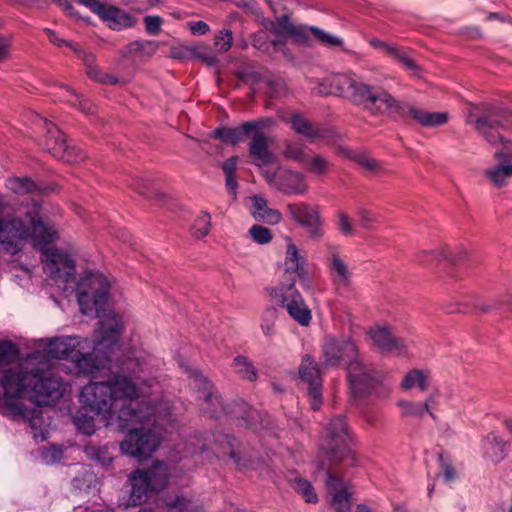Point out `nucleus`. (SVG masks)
I'll return each instance as SVG.
<instances>
[{"instance_id":"nucleus-12","label":"nucleus","mask_w":512,"mask_h":512,"mask_svg":"<svg viewBox=\"0 0 512 512\" xmlns=\"http://www.w3.org/2000/svg\"><path fill=\"white\" fill-rule=\"evenodd\" d=\"M266 182L282 192L285 195L304 194L308 190V186L304 181V176L295 171L283 169L280 166L276 170H263Z\"/></svg>"},{"instance_id":"nucleus-26","label":"nucleus","mask_w":512,"mask_h":512,"mask_svg":"<svg viewBox=\"0 0 512 512\" xmlns=\"http://www.w3.org/2000/svg\"><path fill=\"white\" fill-rule=\"evenodd\" d=\"M78 346L84 349V347L81 346V342H79L76 337H67L50 341L45 351L51 358L71 361L72 356H74V353L78 350Z\"/></svg>"},{"instance_id":"nucleus-38","label":"nucleus","mask_w":512,"mask_h":512,"mask_svg":"<svg viewBox=\"0 0 512 512\" xmlns=\"http://www.w3.org/2000/svg\"><path fill=\"white\" fill-rule=\"evenodd\" d=\"M345 155L371 174L382 176L388 173L378 160L369 157L365 152L348 150Z\"/></svg>"},{"instance_id":"nucleus-44","label":"nucleus","mask_w":512,"mask_h":512,"mask_svg":"<svg viewBox=\"0 0 512 512\" xmlns=\"http://www.w3.org/2000/svg\"><path fill=\"white\" fill-rule=\"evenodd\" d=\"M401 387L405 390L418 387L421 391H426L429 387L428 376L422 370H410L405 375Z\"/></svg>"},{"instance_id":"nucleus-35","label":"nucleus","mask_w":512,"mask_h":512,"mask_svg":"<svg viewBox=\"0 0 512 512\" xmlns=\"http://www.w3.org/2000/svg\"><path fill=\"white\" fill-rule=\"evenodd\" d=\"M71 362L75 364L77 373L83 375L93 374L98 371L101 366H104V364L98 360L94 352L84 353L80 348L74 353V356H72Z\"/></svg>"},{"instance_id":"nucleus-50","label":"nucleus","mask_w":512,"mask_h":512,"mask_svg":"<svg viewBox=\"0 0 512 512\" xmlns=\"http://www.w3.org/2000/svg\"><path fill=\"white\" fill-rule=\"evenodd\" d=\"M398 406L401 408L402 417L421 418L425 413L426 406L421 402L399 401Z\"/></svg>"},{"instance_id":"nucleus-47","label":"nucleus","mask_w":512,"mask_h":512,"mask_svg":"<svg viewBox=\"0 0 512 512\" xmlns=\"http://www.w3.org/2000/svg\"><path fill=\"white\" fill-rule=\"evenodd\" d=\"M89 412V408L83 405L73 418L77 429L86 435H91L95 432V420L93 416L89 415Z\"/></svg>"},{"instance_id":"nucleus-30","label":"nucleus","mask_w":512,"mask_h":512,"mask_svg":"<svg viewBox=\"0 0 512 512\" xmlns=\"http://www.w3.org/2000/svg\"><path fill=\"white\" fill-rule=\"evenodd\" d=\"M250 200L251 214L256 220L269 225H275L281 221V213L276 209L269 208L266 199L259 195H253Z\"/></svg>"},{"instance_id":"nucleus-20","label":"nucleus","mask_w":512,"mask_h":512,"mask_svg":"<svg viewBox=\"0 0 512 512\" xmlns=\"http://www.w3.org/2000/svg\"><path fill=\"white\" fill-rule=\"evenodd\" d=\"M160 501L163 512H204L203 506L197 500L184 494L168 492ZM139 512L152 511L141 509Z\"/></svg>"},{"instance_id":"nucleus-32","label":"nucleus","mask_w":512,"mask_h":512,"mask_svg":"<svg viewBox=\"0 0 512 512\" xmlns=\"http://www.w3.org/2000/svg\"><path fill=\"white\" fill-rule=\"evenodd\" d=\"M465 305H471L474 308L472 312L476 314H489L494 311H507L512 305V297L501 296L497 299L486 302L477 297H471L469 302Z\"/></svg>"},{"instance_id":"nucleus-14","label":"nucleus","mask_w":512,"mask_h":512,"mask_svg":"<svg viewBox=\"0 0 512 512\" xmlns=\"http://www.w3.org/2000/svg\"><path fill=\"white\" fill-rule=\"evenodd\" d=\"M261 129L253 130L248 144V152L252 164L259 167L263 174V170H269V165L277 163V157L269 148L270 138Z\"/></svg>"},{"instance_id":"nucleus-42","label":"nucleus","mask_w":512,"mask_h":512,"mask_svg":"<svg viewBox=\"0 0 512 512\" xmlns=\"http://www.w3.org/2000/svg\"><path fill=\"white\" fill-rule=\"evenodd\" d=\"M286 273H296L301 279H304L307 275L303 262H301V257L299 256L298 249L296 245L289 244L286 250Z\"/></svg>"},{"instance_id":"nucleus-15","label":"nucleus","mask_w":512,"mask_h":512,"mask_svg":"<svg viewBox=\"0 0 512 512\" xmlns=\"http://www.w3.org/2000/svg\"><path fill=\"white\" fill-rule=\"evenodd\" d=\"M31 391L35 393L37 402L42 405H47L51 401H55L62 397L65 386L63 381L58 378L49 376H42L33 371L31 378Z\"/></svg>"},{"instance_id":"nucleus-39","label":"nucleus","mask_w":512,"mask_h":512,"mask_svg":"<svg viewBox=\"0 0 512 512\" xmlns=\"http://www.w3.org/2000/svg\"><path fill=\"white\" fill-rule=\"evenodd\" d=\"M159 48L156 41L151 40H136L125 46L122 55L130 57L134 55H142L146 57L153 56Z\"/></svg>"},{"instance_id":"nucleus-22","label":"nucleus","mask_w":512,"mask_h":512,"mask_svg":"<svg viewBox=\"0 0 512 512\" xmlns=\"http://www.w3.org/2000/svg\"><path fill=\"white\" fill-rule=\"evenodd\" d=\"M369 335L374 345L382 353H401L405 348L404 339L396 337L389 328L376 327L369 331Z\"/></svg>"},{"instance_id":"nucleus-37","label":"nucleus","mask_w":512,"mask_h":512,"mask_svg":"<svg viewBox=\"0 0 512 512\" xmlns=\"http://www.w3.org/2000/svg\"><path fill=\"white\" fill-rule=\"evenodd\" d=\"M330 272L336 288L348 289L351 285V273L346 263L337 254L331 257Z\"/></svg>"},{"instance_id":"nucleus-2","label":"nucleus","mask_w":512,"mask_h":512,"mask_svg":"<svg viewBox=\"0 0 512 512\" xmlns=\"http://www.w3.org/2000/svg\"><path fill=\"white\" fill-rule=\"evenodd\" d=\"M351 435L344 416L340 415L330 420L326 427L317 457L319 470H327L334 465L347 461L353 466L355 456L350 448Z\"/></svg>"},{"instance_id":"nucleus-36","label":"nucleus","mask_w":512,"mask_h":512,"mask_svg":"<svg viewBox=\"0 0 512 512\" xmlns=\"http://www.w3.org/2000/svg\"><path fill=\"white\" fill-rule=\"evenodd\" d=\"M6 186L15 194L26 195V194H45L47 187L34 182L28 177H13L7 179Z\"/></svg>"},{"instance_id":"nucleus-6","label":"nucleus","mask_w":512,"mask_h":512,"mask_svg":"<svg viewBox=\"0 0 512 512\" xmlns=\"http://www.w3.org/2000/svg\"><path fill=\"white\" fill-rule=\"evenodd\" d=\"M110 285L100 273H90L76 286L77 300L80 310L85 315L94 314L95 317H101V312L108 301Z\"/></svg>"},{"instance_id":"nucleus-40","label":"nucleus","mask_w":512,"mask_h":512,"mask_svg":"<svg viewBox=\"0 0 512 512\" xmlns=\"http://www.w3.org/2000/svg\"><path fill=\"white\" fill-rule=\"evenodd\" d=\"M116 366L118 370L112 372L110 376L124 377L131 383H135L133 379L138 378L142 371V367L139 361L130 357L119 360Z\"/></svg>"},{"instance_id":"nucleus-62","label":"nucleus","mask_w":512,"mask_h":512,"mask_svg":"<svg viewBox=\"0 0 512 512\" xmlns=\"http://www.w3.org/2000/svg\"><path fill=\"white\" fill-rule=\"evenodd\" d=\"M283 154L286 158L293 159L299 162H304L306 159L302 147L296 143H286Z\"/></svg>"},{"instance_id":"nucleus-60","label":"nucleus","mask_w":512,"mask_h":512,"mask_svg":"<svg viewBox=\"0 0 512 512\" xmlns=\"http://www.w3.org/2000/svg\"><path fill=\"white\" fill-rule=\"evenodd\" d=\"M233 36L232 32L228 29H223L216 36L214 45L221 52L228 51L232 46Z\"/></svg>"},{"instance_id":"nucleus-46","label":"nucleus","mask_w":512,"mask_h":512,"mask_svg":"<svg viewBox=\"0 0 512 512\" xmlns=\"http://www.w3.org/2000/svg\"><path fill=\"white\" fill-rule=\"evenodd\" d=\"M291 486L307 503L316 504L318 502V496L315 489L308 480L297 476L291 480Z\"/></svg>"},{"instance_id":"nucleus-49","label":"nucleus","mask_w":512,"mask_h":512,"mask_svg":"<svg viewBox=\"0 0 512 512\" xmlns=\"http://www.w3.org/2000/svg\"><path fill=\"white\" fill-rule=\"evenodd\" d=\"M19 350L13 342L9 340L0 341V364H11L17 360Z\"/></svg>"},{"instance_id":"nucleus-55","label":"nucleus","mask_w":512,"mask_h":512,"mask_svg":"<svg viewBox=\"0 0 512 512\" xmlns=\"http://www.w3.org/2000/svg\"><path fill=\"white\" fill-rule=\"evenodd\" d=\"M249 234L258 244H267L272 240V232L269 228L261 225H253Z\"/></svg>"},{"instance_id":"nucleus-58","label":"nucleus","mask_w":512,"mask_h":512,"mask_svg":"<svg viewBox=\"0 0 512 512\" xmlns=\"http://www.w3.org/2000/svg\"><path fill=\"white\" fill-rule=\"evenodd\" d=\"M337 229L343 236L346 237L353 236L355 234L351 220L344 211H339L337 213Z\"/></svg>"},{"instance_id":"nucleus-8","label":"nucleus","mask_w":512,"mask_h":512,"mask_svg":"<svg viewBox=\"0 0 512 512\" xmlns=\"http://www.w3.org/2000/svg\"><path fill=\"white\" fill-rule=\"evenodd\" d=\"M359 348L349 337L326 336L321 348V365L324 368L347 366L359 355Z\"/></svg>"},{"instance_id":"nucleus-25","label":"nucleus","mask_w":512,"mask_h":512,"mask_svg":"<svg viewBox=\"0 0 512 512\" xmlns=\"http://www.w3.org/2000/svg\"><path fill=\"white\" fill-rule=\"evenodd\" d=\"M46 134L42 141V146L45 151L51 154L56 159H60L64 155L66 147V137L64 133L53 123L45 121Z\"/></svg>"},{"instance_id":"nucleus-34","label":"nucleus","mask_w":512,"mask_h":512,"mask_svg":"<svg viewBox=\"0 0 512 512\" xmlns=\"http://www.w3.org/2000/svg\"><path fill=\"white\" fill-rule=\"evenodd\" d=\"M141 475H144L147 478L150 486L156 492L164 489L168 483V466L165 462L154 461L150 468L147 470H141Z\"/></svg>"},{"instance_id":"nucleus-56","label":"nucleus","mask_w":512,"mask_h":512,"mask_svg":"<svg viewBox=\"0 0 512 512\" xmlns=\"http://www.w3.org/2000/svg\"><path fill=\"white\" fill-rule=\"evenodd\" d=\"M311 35L316 38L319 42L324 43L329 46H341L343 41L340 38L329 35L323 30L311 26L310 27Z\"/></svg>"},{"instance_id":"nucleus-33","label":"nucleus","mask_w":512,"mask_h":512,"mask_svg":"<svg viewBox=\"0 0 512 512\" xmlns=\"http://www.w3.org/2000/svg\"><path fill=\"white\" fill-rule=\"evenodd\" d=\"M291 128L298 134L305 137L309 142H316L325 138L326 131L312 124L300 114H295L291 118Z\"/></svg>"},{"instance_id":"nucleus-5","label":"nucleus","mask_w":512,"mask_h":512,"mask_svg":"<svg viewBox=\"0 0 512 512\" xmlns=\"http://www.w3.org/2000/svg\"><path fill=\"white\" fill-rule=\"evenodd\" d=\"M345 370L350 390L355 397L362 398L371 393H376L377 396L389 394L390 389L382 384L384 373L373 364L365 362L360 354Z\"/></svg>"},{"instance_id":"nucleus-57","label":"nucleus","mask_w":512,"mask_h":512,"mask_svg":"<svg viewBox=\"0 0 512 512\" xmlns=\"http://www.w3.org/2000/svg\"><path fill=\"white\" fill-rule=\"evenodd\" d=\"M295 42L302 45H310L311 31L310 27L304 25H296L292 28L290 35Z\"/></svg>"},{"instance_id":"nucleus-28","label":"nucleus","mask_w":512,"mask_h":512,"mask_svg":"<svg viewBox=\"0 0 512 512\" xmlns=\"http://www.w3.org/2000/svg\"><path fill=\"white\" fill-rule=\"evenodd\" d=\"M100 19L106 22L108 27L113 30L131 28L134 27L137 23L135 17L113 5L106 6L105 10L100 16Z\"/></svg>"},{"instance_id":"nucleus-31","label":"nucleus","mask_w":512,"mask_h":512,"mask_svg":"<svg viewBox=\"0 0 512 512\" xmlns=\"http://www.w3.org/2000/svg\"><path fill=\"white\" fill-rule=\"evenodd\" d=\"M26 234V230L18 220L4 223L0 216V244L6 251H11L17 242Z\"/></svg>"},{"instance_id":"nucleus-18","label":"nucleus","mask_w":512,"mask_h":512,"mask_svg":"<svg viewBox=\"0 0 512 512\" xmlns=\"http://www.w3.org/2000/svg\"><path fill=\"white\" fill-rule=\"evenodd\" d=\"M263 127H265L263 120L247 121L236 128L218 127L212 131L210 137L220 140L224 144L235 146L244 141L245 138L250 137L253 130Z\"/></svg>"},{"instance_id":"nucleus-11","label":"nucleus","mask_w":512,"mask_h":512,"mask_svg":"<svg viewBox=\"0 0 512 512\" xmlns=\"http://www.w3.org/2000/svg\"><path fill=\"white\" fill-rule=\"evenodd\" d=\"M299 378L302 385L306 386L307 394L313 410H319L322 405V375L319 365L309 354L303 356L298 368Z\"/></svg>"},{"instance_id":"nucleus-17","label":"nucleus","mask_w":512,"mask_h":512,"mask_svg":"<svg viewBox=\"0 0 512 512\" xmlns=\"http://www.w3.org/2000/svg\"><path fill=\"white\" fill-rule=\"evenodd\" d=\"M32 374L33 371L0 370V386L4 390L5 397L19 398L24 390L31 389Z\"/></svg>"},{"instance_id":"nucleus-43","label":"nucleus","mask_w":512,"mask_h":512,"mask_svg":"<svg viewBox=\"0 0 512 512\" xmlns=\"http://www.w3.org/2000/svg\"><path fill=\"white\" fill-rule=\"evenodd\" d=\"M444 259L448 256L443 249L422 250L413 257L415 263L426 267L436 266Z\"/></svg>"},{"instance_id":"nucleus-16","label":"nucleus","mask_w":512,"mask_h":512,"mask_svg":"<svg viewBox=\"0 0 512 512\" xmlns=\"http://www.w3.org/2000/svg\"><path fill=\"white\" fill-rule=\"evenodd\" d=\"M332 468L323 470L326 473L327 491L331 495L330 506L334 512H349L351 509V494L345 488L343 479Z\"/></svg>"},{"instance_id":"nucleus-3","label":"nucleus","mask_w":512,"mask_h":512,"mask_svg":"<svg viewBox=\"0 0 512 512\" xmlns=\"http://www.w3.org/2000/svg\"><path fill=\"white\" fill-rule=\"evenodd\" d=\"M512 120V110L501 104L482 102L469 104L466 123L491 145L502 143L504 137L500 130Z\"/></svg>"},{"instance_id":"nucleus-27","label":"nucleus","mask_w":512,"mask_h":512,"mask_svg":"<svg viewBox=\"0 0 512 512\" xmlns=\"http://www.w3.org/2000/svg\"><path fill=\"white\" fill-rule=\"evenodd\" d=\"M405 113H407L412 119H414L419 125L423 127H438L446 124L449 119V115L446 112H428L422 109L405 104Z\"/></svg>"},{"instance_id":"nucleus-4","label":"nucleus","mask_w":512,"mask_h":512,"mask_svg":"<svg viewBox=\"0 0 512 512\" xmlns=\"http://www.w3.org/2000/svg\"><path fill=\"white\" fill-rule=\"evenodd\" d=\"M348 99L372 115L394 113L404 116V103L396 100L387 91L368 85L356 79Z\"/></svg>"},{"instance_id":"nucleus-45","label":"nucleus","mask_w":512,"mask_h":512,"mask_svg":"<svg viewBox=\"0 0 512 512\" xmlns=\"http://www.w3.org/2000/svg\"><path fill=\"white\" fill-rule=\"evenodd\" d=\"M235 372L244 380L254 382L257 379V369L247 357L237 356L233 360Z\"/></svg>"},{"instance_id":"nucleus-1","label":"nucleus","mask_w":512,"mask_h":512,"mask_svg":"<svg viewBox=\"0 0 512 512\" xmlns=\"http://www.w3.org/2000/svg\"><path fill=\"white\" fill-rule=\"evenodd\" d=\"M138 398L136 383L119 376L91 382L82 388L80 394V401L90 412L103 416L108 422H115L119 430L127 432L120 444L121 451L132 457L144 458L157 449L160 438L149 428L155 422V407Z\"/></svg>"},{"instance_id":"nucleus-53","label":"nucleus","mask_w":512,"mask_h":512,"mask_svg":"<svg viewBox=\"0 0 512 512\" xmlns=\"http://www.w3.org/2000/svg\"><path fill=\"white\" fill-rule=\"evenodd\" d=\"M86 153L76 146H70L66 143V147L64 149V155L60 157L59 160H62L68 164H77L86 159Z\"/></svg>"},{"instance_id":"nucleus-9","label":"nucleus","mask_w":512,"mask_h":512,"mask_svg":"<svg viewBox=\"0 0 512 512\" xmlns=\"http://www.w3.org/2000/svg\"><path fill=\"white\" fill-rule=\"evenodd\" d=\"M285 211L288 219L303 228L309 239L319 241L323 238L324 219L319 206L306 202L288 203Z\"/></svg>"},{"instance_id":"nucleus-41","label":"nucleus","mask_w":512,"mask_h":512,"mask_svg":"<svg viewBox=\"0 0 512 512\" xmlns=\"http://www.w3.org/2000/svg\"><path fill=\"white\" fill-rule=\"evenodd\" d=\"M193 383L194 387L202 393L200 398L204 399L207 405L214 400L220 405V395L214 385L206 377L201 373H194Z\"/></svg>"},{"instance_id":"nucleus-19","label":"nucleus","mask_w":512,"mask_h":512,"mask_svg":"<svg viewBox=\"0 0 512 512\" xmlns=\"http://www.w3.org/2000/svg\"><path fill=\"white\" fill-rule=\"evenodd\" d=\"M356 79L347 74H334L325 78L314 89L321 96L337 95L348 99Z\"/></svg>"},{"instance_id":"nucleus-48","label":"nucleus","mask_w":512,"mask_h":512,"mask_svg":"<svg viewBox=\"0 0 512 512\" xmlns=\"http://www.w3.org/2000/svg\"><path fill=\"white\" fill-rule=\"evenodd\" d=\"M278 319V309L274 306H267L261 317V330L267 337L276 334V320Z\"/></svg>"},{"instance_id":"nucleus-7","label":"nucleus","mask_w":512,"mask_h":512,"mask_svg":"<svg viewBox=\"0 0 512 512\" xmlns=\"http://www.w3.org/2000/svg\"><path fill=\"white\" fill-rule=\"evenodd\" d=\"M271 301L281 308H286L290 317L301 326H308L312 316L301 294L295 288V279L289 284H281L267 289Z\"/></svg>"},{"instance_id":"nucleus-59","label":"nucleus","mask_w":512,"mask_h":512,"mask_svg":"<svg viewBox=\"0 0 512 512\" xmlns=\"http://www.w3.org/2000/svg\"><path fill=\"white\" fill-rule=\"evenodd\" d=\"M5 406L13 416H27L28 409L18 398L6 397Z\"/></svg>"},{"instance_id":"nucleus-24","label":"nucleus","mask_w":512,"mask_h":512,"mask_svg":"<svg viewBox=\"0 0 512 512\" xmlns=\"http://www.w3.org/2000/svg\"><path fill=\"white\" fill-rule=\"evenodd\" d=\"M131 483V494L128 504L138 506L145 503L155 492L150 486L147 478L141 475V470H135L129 477Z\"/></svg>"},{"instance_id":"nucleus-51","label":"nucleus","mask_w":512,"mask_h":512,"mask_svg":"<svg viewBox=\"0 0 512 512\" xmlns=\"http://www.w3.org/2000/svg\"><path fill=\"white\" fill-rule=\"evenodd\" d=\"M307 170L316 175H323L329 171L330 164L322 156L316 155L305 159Z\"/></svg>"},{"instance_id":"nucleus-13","label":"nucleus","mask_w":512,"mask_h":512,"mask_svg":"<svg viewBox=\"0 0 512 512\" xmlns=\"http://www.w3.org/2000/svg\"><path fill=\"white\" fill-rule=\"evenodd\" d=\"M44 272L53 279H62L68 283L74 277L75 261L67 253L58 249L45 252Z\"/></svg>"},{"instance_id":"nucleus-63","label":"nucleus","mask_w":512,"mask_h":512,"mask_svg":"<svg viewBox=\"0 0 512 512\" xmlns=\"http://www.w3.org/2000/svg\"><path fill=\"white\" fill-rule=\"evenodd\" d=\"M266 84L268 87L267 94L271 98L279 97L286 92V84L282 79H269Z\"/></svg>"},{"instance_id":"nucleus-54","label":"nucleus","mask_w":512,"mask_h":512,"mask_svg":"<svg viewBox=\"0 0 512 512\" xmlns=\"http://www.w3.org/2000/svg\"><path fill=\"white\" fill-rule=\"evenodd\" d=\"M86 74L90 79L102 84L115 85L118 83L116 76L101 72L96 65L87 69Z\"/></svg>"},{"instance_id":"nucleus-64","label":"nucleus","mask_w":512,"mask_h":512,"mask_svg":"<svg viewBox=\"0 0 512 512\" xmlns=\"http://www.w3.org/2000/svg\"><path fill=\"white\" fill-rule=\"evenodd\" d=\"M440 469L446 482L453 481L456 478V471L452 465V461L443 454L439 455Z\"/></svg>"},{"instance_id":"nucleus-23","label":"nucleus","mask_w":512,"mask_h":512,"mask_svg":"<svg viewBox=\"0 0 512 512\" xmlns=\"http://www.w3.org/2000/svg\"><path fill=\"white\" fill-rule=\"evenodd\" d=\"M494 157L502 164L485 170L484 175L495 187L501 188L506 184L507 178L512 176V151H497Z\"/></svg>"},{"instance_id":"nucleus-52","label":"nucleus","mask_w":512,"mask_h":512,"mask_svg":"<svg viewBox=\"0 0 512 512\" xmlns=\"http://www.w3.org/2000/svg\"><path fill=\"white\" fill-rule=\"evenodd\" d=\"M211 227V216L207 212H202L193 224V233L197 238H202L209 234Z\"/></svg>"},{"instance_id":"nucleus-10","label":"nucleus","mask_w":512,"mask_h":512,"mask_svg":"<svg viewBox=\"0 0 512 512\" xmlns=\"http://www.w3.org/2000/svg\"><path fill=\"white\" fill-rule=\"evenodd\" d=\"M28 218V224H25L21 219L17 217H8L7 219L2 217L4 223H8L13 220H18L23 228L26 230V234L19 239L16 243L17 246L8 251L11 254H15L20 249L22 241L32 237L37 245H47L53 243L57 239V232L53 227L47 226L42 218L40 217V205L34 203L32 207L26 212Z\"/></svg>"},{"instance_id":"nucleus-61","label":"nucleus","mask_w":512,"mask_h":512,"mask_svg":"<svg viewBox=\"0 0 512 512\" xmlns=\"http://www.w3.org/2000/svg\"><path fill=\"white\" fill-rule=\"evenodd\" d=\"M145 31L149 35H158L161 32L163 19L160 16L147 15L143 18Z\"/></svg>"},{"instance_id":"nucleus-29","label":"nucleus","mask_w":512,"mask_h":512,"mask_svg":"<svg viewBox=\"0 0 512 512\" xmlns=\"http://www.w3.org/2000/svg\"><path fill=\"white\" fill-rule=\"evenodd\" d=\"M369 43L372 47L376 49H382L386 54L393 57L407 71L411 72L413 75H419L421 71L420 67L412 58H410L405 52L401 51L398 47L390 46L389 44L377 38H372L369 41Z\"/></svg>"},{"instance_id":"nucleus-21","label":"nucleus","mask_w":512,"mask_h":512,"mask_svg":"<svg viewBox=\"0 0 512 512\" xmlns=\"http://www.w3.org/2000/svg\"><path fill=\"white\" fill-rule=\"evenodd\" d=\"M98 318L100 319L98 331L101 338L96 345L111 346L115 344L123 331L121 318L115 313L106 314L105 310L101 312V317Z\"/></svg>"}]
</instances>
